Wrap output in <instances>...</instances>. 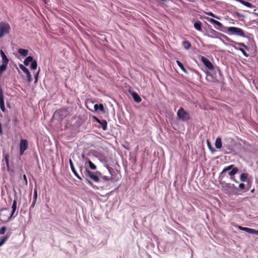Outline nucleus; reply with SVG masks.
<instances>
[{
  "label": "nucleus",
  "instance_id": "nucleus-29",
  "mask_svg": "<svg viewBox=\"0 0 258 258\" xmlns=\"http://www.w3.org/2000/svg\"><path fill=\"white\" fill-rule=\"evenodd\" d=\"M19 68L25 73H26L29 71L27 68H26L24 65L22 64H19Z\"/></svg>",
  "mask_w": 258,
  "mask_h": 258
},
{
  "label": "nucleus",
  "instance_id": "nucleus-51",
  "mask_svg": "<svg viewBox=\"0 0 258 258\" xmlns=\"http://www.w3.org/2000/svg\"><path fill=\"white\" fill-rule=\"evenodd\" d=\"M256 15L258 16V14H256Z\"/></svg>",
  "mask_w": 258,
  "mask_h": 258
},
{
  "label": "nucleus",
  "instance_id": "nucleus-6",
  "mask_svg": "<svg viewBox=\"0 0 258 258\" xmlns=\"http://www.w3.org/2000/svg\"><path fill=\"white\" fill-rule=\"evenodd\" d=\"M207 20H208L210 23L216 25L215 26V28L222 31L223 32H226L225 29H224V27L223 25V24L220 23V22L215 20L212 18H210L209 17H207L206 18Z\"/></svg>",
  "mask_w": 258,
  "mask_h": 258
},
{
  "label": "nucleus",
  "instance_id": "nucleus-32",
  "mask_svg": "<svg viewBox=\"0 0 258 258\" xmlns=\"http://www.w3.org/2000/svg\"><path fill=\"white\" fill-rule=\"evenodd\" d=\"M207 145L209 147V149H210V150L211 151V152L212 153H214L215 151V150L214 149V148H213L211 145H210V143L209 142V141L208 140H207Z\"/></svg>",
  "mask_w": 258,
  "mask_h": 258
},
{
  "label": "nucleus",
  "instance_id": "nucleus-47",
  "mask_svg": "<svg viewBox=\"0 0 258 258\" xmlns=\"http://www.w3.org/2000/svg\"><path fill=\"white\" fill-rule=\"evenodd\" d=\"M60 111V110H57L55 112V113L54 114H56L57 113H59V112Z\"/></svg>",
  "mask_w": 258,
  "mask_h": 258
},
{
  "label": "nucleus",
  "instance_id": "nucleus-27",
  "mask_svg": "<svg viewBox=\"0 0 258 258\" xmlns=\"http://www.w3.org/2000/svg\"><path fill=\"white\" fill-rule=\"evenodd\" d=\"M37 63L35 60H34L31 64L30 68L31 70H35L37 69Z\"/></svg>",
  "mask_w": 258,
  "mask_h": 258
},
{
  "label": "nucleus",
  "instance_id": "nucleus-24",
  "mask_svg": "<svg viewBox=\"0 0 258 258\" xmlns=\"http://www.w3.org/2000/svg\"><path fill=\"white\" fill-rule=\"evenodd\" d=\"M176 62L177 64L183 72H184L185 74L188 73L187 70L185 69L183 64L179 60H177Z\"/></svg>",
  "mask_w": 258,
  "mask_h": 258
},
{
  "label": "nucleus",
  "instance_id": "nucleus-13",
  "mask_svg": "<svg viewBox=\"0 0 258 258\" xmlns=\"http://www.w3.org/2000/svg\"><path fill=\"white\" fill-rule=\"evenodd\" d=\"M0 53L2 56V64H4L8 66V63L9 60L7 58L6 55L2 50H1Z\"/></svg>",
  "mask_w": 258,
  "mask_h": 258
},
{
  "label": "nucleus",
  "instance_id": "nucleus-11",
  "mask_svg": "<svg viewBox=\"0 0 258 258\" xmlns=\"http://www.w3.org/2000/svg\"><path fill=\"white\" fill-rule=\"evenodd\" d=\"M94 118L98 123H99L101 125V126L103 131H106L107 130V123L105 120H100L95 116H94Z\"/></svg>",
  "mask_w": 258,
  "mask_h": 258
},
{
  "label": "nucleus",
  "instance_id": "nucleus-33",
  "mask_svg": "<svg viewBox=\"0 0 258 258\" xmlns=\"http://www.w3.org/2000/svg\"><path fill=\"white\" fill-rule=\"evenodd\" d=\"M206 14L208 15V16H211L213 18H216V19H219L218 17L216 16L214 14H213L212 12H207L206 13Z\"/></svg>",
  "mask_w": 258,
  "mask_h": 258
},
{
  "label": "nucleus",
  "instance_id": "nucleus-35",
  "mask_svg": "<svg viewBox=\"0 0 258 258\" xmlns=\"http://www.w3.org/2000/svg\"><path fill=\"white\" fill-rule=\"evenodd\" d=\"M6 230V227H5V226L2 227L0 229V235L5 234Z\"/></svg>",
  "mask_w": 258,
  "mask_h": 258
},
{
  "label": "nucleus",
  "instance_id": "nucleus-31",
  "mask_svg": "<svg viewBox=\"0 0 258 258\" xmlns=\"http://www.w3.org/2000/svg\"><path fill=\"white\" fill-rule=\"evenodd\" d=\"M25 74L26 75L28 82L29 83H30L32 80V77H31V75L30 72L29 71L27 73H25Z\"/></svg>",
  "mask_w": 258,
  "mask_h": 258
},
{
  "label": "nucleus",
  "instance_id": "nucleus-36",
  "mask_svg": "<svg viewBox=\"0 0 258 258\" xmlns=\"http://www.w3.org/2000/svg\"><path fill=\"white\" fill-rule=\"evenodd\" d=\"M2 211H3L2 213L4 215V218H7V217H9L10 216H8V213L7 214H5V213L7 211V209H4L1 210V211H0V213H1Z\"/></svg>",
  "mask_w": 258,
  "mask_h": 258
},
{
  "label": "nucleus",
  "instance_id": "nucleus-7",
  "mask_svg": "<svg viewBox=\"0 0 258 258\" xmlns=\"http://www.w3.org/2000/svg\"><path fill=\"white\" fill-rule=\"evenodd\" d=\"M28 148V142L26 140L21 139L20 142V155H23L25 151Z\"/></svg>",
  "mask_w": 258,
  "mask_h": 258
},
{
  "label": "nucleus",
  "instance_id": "nucleus-30",
  "mask_svg": "<svg viewBox=\"0 0 258 258\" xmlns=\"http://www.w3.org/2000/svg\"><path fill=\"white\" fill-rule=\"evenodd\" d=\"M101 179L104 181H109L112 179V177L102 175V176L100 177V180Z\"/></svg>",
  "mask_w": 258,
  "mask_h": 258
},
{
  "label": "nucleus",
  "instance_id": "nucleus-40",
  "mask_svg": "<svg viewBox=\"0 0 258 258\" xmlns=\"http://www.w3.org/2000/svg\"><path fill=\"white\" fill-rule=\"evenodd\" d=\"M37 191L36 189H35L34 191V195H33V198L34 200L36 201L37 199Z\"/></svg>",
  "mask_w": 258,
  "mask_h": 258
},
{
  "label": "nucleus",
  "instance_id": "nucleus-44",
  "mask_svg": "<svg viewBox=\"0 0 258 258\" xmlns=\"http://www.w3.org/2000/svg\"><path fill=\"white\" fill-rule=\"evenodd\" d=\"M107 168L108 171L109 172V173L110 174H112V173H111V170H112V169L111 168L109 167H108Z\"/></svg>",
  "mask_w": 258,
  "mask_h": 258
},
{
  "label": "nucleus",
  "instance_id": "nucleus-37",
  "mask_svg": "<svg viewBox=\"0 0 258 258\" xmlns=\"http://www.w3.org/2000/svg\"><path fill=\"white\" fill-rule=\"evenodd\" d=\"M98 110H100L102 112L104 111V107L102 104H100L98 106Z\"/></svg>",
  "mask_w": 258,
  "mask_h": 258
},
{
  "label": "nucleus",
  "instance_id": "nucleus-1",
  "mask_svg": "<svg viewBox=\"0 0 258 258\" xmlns=\"http://www.w3.org/2000/svg\"><path fill=\"white\" fill-rule=\"evenodd\" d=\"M80 171H81L83 176L86 178L87 182L90 185L93 186V184L91 181L88 179L87 178L88 177L95 182H100V178L97 176V175L94 173V172L90 171L88 169L86 168L84 171H83L82 167H80Z\"/></svg>",
  "mask_w": 258,
  "mask_h": 258
},
{
  "label": "nucleus",
  "instance_id": "nucleus-21",
  "mask_svg": "<svg viewBox=\"0 0 258 258\" xmlns=\"http://www.w3.org/2000/svg\"><path fill=\"white\" fill-rule=\"evenodd\" d=\"M34 60L33 59V57L31 56H27L24 60V64L27 66L29 64L30 62H32Z\"/></svg>",
  "mask_w": 258,
  "mask_h": 258
},
{
  "label": "nucleus",
  "instance_id": "nucleus-5",
  "mask_svg": "<svg viewBox=\"0 0 258 258\" xmlns=\"http://www.w3.org/2000/svg\"><path fill=\"white\" fill-rule=\"evenodd\" d=\"M178 118L183 121L188 120L190 118L189 113L186 111L182 107H180L177 112Z\"/></svg>",
  "mask_w": 258,
  "mask_h": 258
},
{
  "label": "nucleus",
  "instance_id": "nucleus-17",
  "mask_svg": "<svg viewBox=\"0 0 258 258\" xmlns=\"http://www.w3.org/2000/svg\"><path fill=\"white\" fill-rule=\"evenodd\" d=\"M132 95L135 102L139 103L142 101V99L137 93L134 92Z\"/></svg>",
  "mask_w": 258,
  "mask_h": 258
},
{
  "label": "nucleus",
  "instance_id": "nucleus-50",
  "mask_svg": "<svg viewBox=\"0 0 258 258\" xmlns=\"http://www.w3.org/2000/svg\"><path fill=\"white\" fill-rule=\"evenodd\" d=\"M7 105L10 107V104L9 103H7Z\"/></svg>",
  "mask_w": 258,
  "mask_h": 258
},
{
  "label": "nucleus",
  "instance_id": "nucleus-38",
  "mask_svg": "<svg viewBox=\"0 0 258 258\" xmlns=\"http://www.w3.org/2000/svg\"><path fill=\"white\" fill-rule=\"evenodd\" d=\"M94 173L97 175V177H98V178H100V177L102 176V173L100 172V171H96L95 172H94Z\"/></svg>",
  "mask_w": 258,
  "mask_h": 258
},
{
  "label": "nucleus",
  "instance_id": "nucleus-48",
  "mask_svg": "<svg viewBox=\"0 0 258 258\" xmlns=\"http://www.w3.org/2000/svg\"><path fill=\"white\" fill-rule=\"evenodd\" d=\"M45 4H47V0H42Z\"/></svg>",
  "mask_w": 258,
  "mask_h": 258
},
{
  "label": "nucleus",
  "instance_id": "nucleus-45",
  "mask_svg": "<svg viewBox=\"0 0 258 258\" xmlns=\"http://www.w3.org/2000/svg\"><path fill=\"white\" fill-rule=\"evenodd\" d=\"M35 201H36L34 200V201H33V203L32 204V205H31V207H34V205H35Z\"/></svg>",
  "mask_w": 258,
  "mask_h": 258
},
{
  "label": "nucleus",
  "instance_id": "nucleus-22",
  "mask_svg": "<svg viewBox=\"0 0 258 258\" xmlns=\"http://www.w3.org/2000/svg\"><path fill=\"white\" fill-rule=\"evenodd\" d=\"M233 46H238L240 47H243L248 51L249 50V48L247 46H246L244 43L242 42H237L235 41V43H234V45Z\"/></svg>",
  "mask_w": 258,
  "mask_h": 258
},
{
  "label": "nucleus",
  "instance_id": "nucleus-12",
  "mask_svg": "<svg viewBox=\"0 0 258 258\" xmlns=\"http://www.w3.org/2000/svg\"><path fill=\"white\" fill-rule=\"evenodd\" d=\"M69 163H70V167H71V170H72V172L74 173V174L75 175V176L76 177H77L79 180H82V177L81 176H80L79 175V174L78 173V172L76 170V169H75V167L74 166L73 162H72L71 159L69 160Z\"/></svg>",
  "mask_w": 258,
  "mask_h": 258
},
{
  "label": "nucleus",
  "instance_id": "nucleus-19",
  "mask_svg": "<svg viewBox=\"0 0 258 258\" xmlns=\"http://www.w3.org/2000/svg\"><path fill=\"white\" fill-rule=\"evenodd\" d=\"M18 52L20 55L24 57L26 56L28 53V50L23 48L19 49Z\"/></svg>",
  "mask_w": 258,
  "mask_h": 258
},
{
  "label": "nucleus",
  "instance_id": "nucleus-39",
  "mask_svg": "<svg viewBox=\"0 0 258 258\" xmlns=\"http://www.w3.org/2000/svg\"><path fill=\"white\" fill-rule=\"evenodd\" d=\"M23 179L24 180V182H25V184L26 185H27L28 184V182H27V177L26 176L25 174H24L23 176Z\"/></svg>",
  "mask_w": 258,
  "mask_h": 258
},
{
  "label": "nucleus",
  "instance_id": "nucleus-41",
  "mask_svg": "<svg viewBox=\"0 0 258 258\" xmlns=\"http://www.w3.org/2000/svg\"><path fill=\"white\" fill-rule=\"evenodd\" d=\"M239 188L241 189H244L245 188V184L244 183H240L239 184Z\"/></svg>",
  "mask_w": 258,
  "mask_h": 258
},
{
  "label": "nucleus",
  "instance_id": "nucleus-4",
  "mask_svg": "<svg viewBox=\"0 0 258 258\" xmlns=\"http://www.w3.org/2000/svg\"><path fill=\"white\" fill-rule=\"evenodd\" d=\"M11 26L8 23L3 21L1 22L0 23V38L9 34Z\"/></svg>",
  "mask_w": 258,
  "mask_h": 258
},
{
  "label": "nucleus",
  "instance_id": "nucleus-14",
  "mask_svg": "<svg viewBox=\"0 0 258 258\" xmlns=\"http://www.w3.org/2000/svg\"><path fill=\"white\" fill-rule=\"evenodd\" d=\"M182 45L183 47L186 50L189 49L191 47V45L190 43L187 40L183 41L182 42Z\"/></svg>",
  "mask_w": 258,
  "mask_h": 258
},
{
  "label": "nucleus",
  "instance_id": "nucleus-20",
  "mask_svg": "<svg viewBox=\"0 0 258 258\" xmlns=\"http://www.w3.org/2000/svg\"><path fill=\"white\" fill-rule=\"evenodd\" d=\"M233 47L236 50L240 51L245 57H248L249 56V55L246 52V51L244 50V49L243 48L238 47V46H233Z\"/></svg>",
  "mask_w": 258,
  "mask_h": 258
},
{
  "label": "nucleus",
  "instance_id": "nucleus-26",
  "mask_svg": "<svg viewBox=\"0 0 258 258\" xmlns=\"http://www.w3.org/2000/svg\"><path fill=\"white\" fill-rule=\"evenodd\" d=\"M4 160L5 162L7 169L8 171H9L10 170V167H9V155L8 154L4 155Z\"/></svg>",
  "mask_w": 258,
  "mask_h": 258
},
{
  "label": "nucleus",
  "instance_id": "nucleus-42",
  "mask_svg": "<svg viewBox=\"0 0 258 258\" xmlns=\"http://www.w3.org/2000/svg\"><path fill=\"white\" fill-rule=\"evenodd\" d=\"M39 71L36 73V74L35 75V82H37L38 80V75Z\"/></svg>",
  "mask_w": 258,
  "mask_h": 258
},
{
  "label": "nucleus",
  "instance_id": "nucleus-25",
  "mask_svg": "<svg viewBox=\"0 0 258 258\" xmlns=\"http://www.w3.org/2000/svg\"><path fill=\"white\" fill-rule=\"evenodd\" d=\"M88 164L89 167L92 170L96 169V166L90 160H88L85 162V165H86Z\"/></svg>",
  "mask_w": 258,
  "mask_h": 258
},
{
  "label": "nucleus",
  "instance_id": "nucleus-23",
  "mask_svg": "<svg viewBox=\"0 0 258 258\" xmlns=\"http://www.w3.org/2000/svg\"><path fill=\"white\" fill-rule=\"evenodd\" d=\"M10 234H7L5 236L3 237L0 240V246L3 245L10 237Z\"/></svg>",
  "mask_w": 258,
  "mask_h": 258
},
{
  "label": "nucleus",
  "instance_id": "nucleus-49",
  "mask_svg": "<svg viewBox=\"0 0 258 258\" xmlns=\"http://www.w3.org/2000/svg\"><path fill=\"white\" fill-rule=\"evenodd\" d=\"M88 103H89L88 102H86V105H87V104H88ZM87 107L89 109V107H88V106H87Z\"/></svg>",
  "mask_w": 258,
  "mask_h": 258
},
{
  "label": "nucleus",
  "instance_id": "nucleus-3",
  "mask_svg": "<svg viewBox=\"0 0 258 258\" xmlns=\"http://www.w3.org/2000/svg\"><path fill=\"white\" fill-rule=\"evenodd\" d=\"M233 165H229L226 167H225L222 171L220 173V175L219 176V177L222 176V175L226 172L229 171L228 172V174L231 176L230 179L234 181L237 182V181L234 179L233 177V176L235 174H236L238 171V169L237 167H234L233 168Z\"/></svg>",
  "mask_w": 258,
  "mask_h": 258
},
{
  "label": "nucleus",
  "instance_id": "nucleus-16",
  "mask_svg": "<svg viewBox=\"0 0 258 258\" xmlns=\"http://www.w3.org/2000/svg\"><path fill=\"white\" fill-rule=\"evenodd\" d=\"M194 26L196 30H198L199 31H203L202 28V23H201V22H200L199 21L196 22L194 23Z\"/></svg>",
  "mask_w": 258,
  "mask_h": 258
},
{
  "label": "nucleus",
  "instance_id": "nucleus-10",
  "mask_svg": "<svg viewBox=\"0 0 258 258\" xmlns=\"http://www.w3.org/2000/svg\"><path fill=\"white\" fill-rule=\"evenodd\" d=\"M238 228L239 229L245 231L248 233L258 235V230H257L248 227H244L240 226H238Z\"/></svg>",
  "mask_w": 258,
  "mask_h": 258
},
{
  "label": "nucleus",
  "instance_id": "nucleus-18",
  "mask_svg": "<svg viewBox=\"0 0 258 258\" xmlns=\"http://www.w3.org/2000/svg\"><path fill=\"white\" fill-rule=\"evenodd\" d=\"M235 1L238 2L240 4L245 6L246 7L250 8H253V6L250 3L244 1L243 0H235Z\"/></svg>",
  "mask_w": 258,
  "mask_h": 258
},
{
  "label": "nucleus",
  "instance_id": "nucleus-9",
  "mask_svg": "<svg viewBox=\"0 0 258 258\" xmlns=\"http://www.w3.org/2000/svg\"><path fill=\"white\" fill-rule=\"evenodd\" d=\"M0 108L3 112H6V108L5 106L4 96L3 90L1 87H0Z\"/></svg>",
  "mask_w": 258,
  "mask_h": 258
},
{
  "label": "nucleus",
  "instance_id": "nucleus-15",
  "mask_svg": "<svg viewBox=\"0 0 258 258\" xmlns=\"http://www.w3.org/2000/svg\"><path fill=\"white\" fill-rule=\"evenodd\" d=\"M215 147L217 149H221L222 146L221 142V139L220 137H218L215 141Z\"/></svg>",
  "mask_w": 258,
  "mask_h": 258
},
{
  "label": "nucleus",
  "instance_id": "nucleus-46",
  "mask_svg": "<svg viewBox=\"0 0 258 258\" xmlns=\"http://www.w3.org/2000/svg\"><path fill=\"white\" fill-rule=\"evenodd\" d=\"M3 133L1 124H0V134H2Z\"/></svg>",
  "mask_w": 258,
  "mask_h": 258
},
{
  "label": "nucleus",
  "instance_id": "nucleus-8",
  "mask_svg": "<svg viewBox=\"0 0 258 258\" xmlns=\"http://www.w3.org/2000/svg\"><path fill=\"white\" fill-rule=\"evenodd\" d=\"M201 60L203 63L204 66L207 68L209 70H213L214 69V66L211 61L207 59L205 57L202 56L201 57Z\"/></svg>",
  "mask_w": 258,
  "mask_h": 258
},
{
  "label": "nucleus",
  "instance_id": "nucleus-34",
  "mask_svg": "<svg viewBox=\"0 0 258 258\" xmlns=\"http://www.w3.org/2000/svg\"><path fill=\"white\" fill-rule=\"evenodd\" d=\"M224 38H225L227 41H228L229 43H232L233 45H234V43H235V41L232 40L231 39L228 38L227 36H224Z\"/></svg>",
  "mask_w": 258,
  "mask_h": 258
},
{
  "label": "nucleus",
  "instance_id": "nucleus-2",
  "mask_svg": "<svg viewBox=\"0 0 258 258\" xmlns=\"http://www.w3.org/2000/svg\"><path fill=\"white\" fill-rule=\"evenodd\" d=\"M224 29L226 30V32H224L229 35H235L243 38L247 37V36L245 34L244 31L240 28L235 27H224Z\"/></svg>",
  "mask_w": 258,
  "mask_h": 258
},
{
  "label": "nucleus",
  "instance_id": "nucleus-28",
  "mask_svg": "<svg viewBox=\"0 0 258 258\" xmlns=\"http://www.w3.org/2000/svg\"><path fill=\"white\" fill-rule=\"evenodd\" d=\"M248 174L247 173H242L240 176V179L242 181H245L247 178Z\"/></svg>",
  "mask_w": 258,
  "mask_h": 258
},
{
  "label": "nucleus",
  "instance_id": "nucleus-43",
  "mask_svg": "<svg viewBox=\"0 0 258 258\" xmlns=\"http://www.w3.org/2000/svg\"><path fill=\"white\" fill-rule=\"evenodd\" d=\"M98 106L99 105L97 104H96L94 105V108L95 111H97L98 110Z\"/></svg>",
  "mask_w": 258,
  "mask_h": 258
}]
</instances>
